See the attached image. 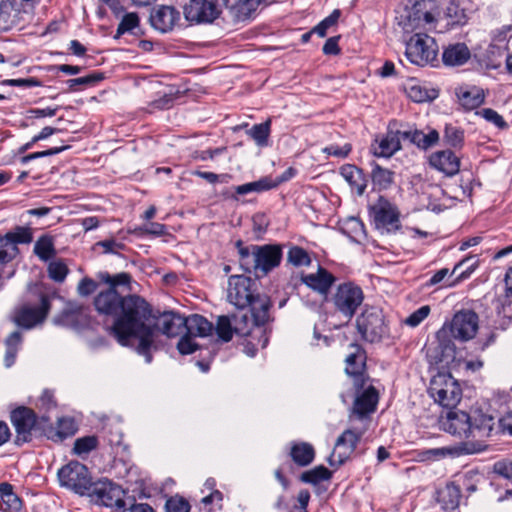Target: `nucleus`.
I'll return each instance as SVG.
<instances>
[{
  "label": "nucleus",
  "instance_id": "38",
  "mask_svg": "<svg viewBox=\"0 0 512 512\" xmlns=\"http://www.w3.org/2000/svg\"><path fill=\"white\" fill-rule=\"evenodd\" d=\"M371 179L373 184L379 189H387L393 183L394 172L381 167L377 163H372Z\"/></svg>",
  "mask_w": 512,
  "mask_h": 512
},
{
  "label": "nucleus",
  "instance_id": "61",
  "mask_svg": "<svg viewBox=\"0 0 512 512\" xmlns=\"http://www.w3.org/2000/svg\"><path fill=\"white\" fill-rule=\"evenodd\" d=\"M97 287L98 284L96 281L89 277H85L79 282L77 290L81 296H89L96 291Z\"/></svg>",
  "mask_w": 512,
  "mask_h": 512
},
{
  "label": "nucleus",
  "instance_id": "2",
  "mask_svg": "<svg viewBox=\"0 0 512 512\" xmlns=\"http://www.w3.org/2000/svg\"><path fill=\"white\" fill-rule=\"evenodd\" d=\"M227 297L239 309L250 307L251 316L257 326L265 325L269 321L271 302L268 296L257 292L256 280L244 275L231 276Z\"/></svg>",
  "mask_w": 512,
  "mask_h": 512
},
{
  "label": "nucleus",
  "instance_id": "56",
  "mask_svg": "<svg viewBox=\"0 0 512 512\" xmlns=\"http://www.w3.org/2000/svg\"><path fill=\"white\" fill-rule=\"evenodd\" d=\"M430 313V307L428 305L421 306L412 314H410L404 323L410 327H417L424 319L428 317Z\"/></svg>",
  "mask_w": 512,
  "mask_h": 512
},
{
  "label": "nucleus",
  "instance_id": "58",
  "mask_svg": "<svg viewBox=\"0 0 512 512\" xmlns=\"http://www.w3.org/2000/svg\"><path fill=\"white\" fill-rule=\"evenodd\" d=\"M193 338L194 336L190 335L188 332L181 337L177 344V348L181 354L188 355L197 350L198 345L193 341Z\"/></svg>",
  "mask_w": 512,
  "mask_h": 512
},
{
  "label": "nucleus",
  "instance_id": "20",
  "mask_svg": "<svg viewBox=\"0 0 512 512\" xmlns=\"http://www.w3.org/2000/svg\"><path fill=\"white\" fill-rule=\"evenodd\" d=\"M123 298L124 296H121L117 290L107 288L96 295L94 298V306L100 314L115 316L117 318L122 307Z\"/></svg>",
  "mask_w": 512,
  "mask_h": 512
},
{
  "label": "nucleus",
  "instance_id": "11",
  "mask_svg": "<svg viewBox=\"0 0 512 512\" xmlns=\"http://www.w3.org/2000/svg\"><path fill=\"white\" fill-rule=\"evenodd\" d=\"M370 215L373 218L376 229L381 233L391 232L400 225L399 212L386 198L379 197L377 203L370 207Z\"/></svg>",
  "mask_w": 512,
  "mask_h": 512
},
{
  "label": "nucleus",
  "instance_id": "27",
  "mask_svg": "<svg viewBox=\"0 0 512 512\" xmlns=\"http://www.w3.org/2000/svg\"><path fill=\"white\" fill-rule=\"evenodd\" d=\"M378 399L379 396L377 390L375 387L370 385L356 397L353 406L354 412L361 417L374 412L378 403Z\"/></svg>",
  "mask_w": 512,
  "mask_h": 512
},
{
  "label": "nucleus",
  "instance_id": "17",
  "mask_svg": "<svg viewBox=\"0 0 512 512\" xmlns=\"http://www.w3.org/2000/svg\"><path fill=\"white\" fill-rule=\"evenodd\" d=\"M152 323L155 325L156 337L158 332H161L171 338L179 336L185 330L186 319L177 313L168 311L158 316L155 315V320Z\"/></svg>",
  "mask_w": 512,
  "mask_h": 512
},
{
  "label": "nucleus",
  "instance_id": "50",
  "mask_svg": "<svg viewBox=\"0 0 512 512\" xmlns=\"http://www.w3.org/2000/svg\"><path fill=\"white\" fill-rule=\"evenodd\" d=\"M288 261L294 266H308L311 262L308 253L301 247H292L288 251Z\"/></svg>",
  "mask_w": 512,
  "mask_h": 512
},
{
  "label": "nucleus",
  "instance_id": "36",
  "mask_svg": "<svg viewBox=\"0 0 512 512\" xmlns=\"http://www.w3.org/2000/svg\"><path fill=\"white\" fill-rule=\"evenodd\" d=\"M461 498V490L455 483H449L439 492V502L443 509L453 510L458 507Z\"/></svg>",
  "mask_w": 512,
  "mask_h": 512
},
{
  "label": "nucleus",
  "instance_id": "40",
  "mask_svg": "<svg viewBox=\"0 0 512 512\" xmlns=\"http://www.w3.org/2000/svg\"><path fill=\"white\" fill-rule=\"evenodd\" d=\"M34 253L45 262L54 257L56 250L53 239L47 235L41 236L34 245Z\"/></svg>",
  "mask_w": 512,
  "mask_h": 512
},
{
  "label": "nucleus",
  "instance_id": "37",
  "mask_svg": "<svg viewBox=\"0 0 512 512\" xmlns=\"http://www.w3.org/2000/svg\"><path fill=\"white\" fill-rule=\"evenodd\" d=\"M445 16L448 19V25L451 27L465 25L468 21L466 10L454 0L446 6Z\"/></svg>",
  "mask_w": 512,
  "mask_h": 512
},
{
  "label": "nucleus",
  "instance_id": "1",
  "mask_svg": "<svg viewBox=\"0 0 512 512\" xmlns=\"http://www.w3.org/2000/svg\"><path fill=\"white\" fill-rule=\"evenodd\" d=\"M154 320L151 305L141 296L130 294L122 300L112 333L120 345L134 348L146 363H151L152 351L157 349Z\"/></svg>",
  "mask_w": 512,
  "mask_h": 512
},
{
  "label": "nucleus",
  "instance_id": "54",
  "mask_svg": "<svg viewBox=\"0 0 512 512\" xmlns=\"http://www.w3.org/2000/svg\"><path fill=\"white\" fill-rule=\"evenodd\" d=\"M17 250V247L13 246L8 239L0 236V264H5L11 261Z\"/></svg>",
  "mask_w": 512,
  "mask_h": 512
},
{
  "label": "nucleus",
  "instance_id": "19",
  "mask_svg": "<svg viewBox=\"0 0 512 512\" xmlns=\"http://www.w3.org/2000/svg\"><path fill=\"white\" fill-rule=\"evenodd\" d=\"M179 20L180 12L173 6H159L150 14L151 25L162 33L171 31Z\"/></svg>",
  "mask_w": 512,
  "mask_h": 512
},
{
  "label": "nucleus",
  "instance_id": "21",
  "mask_svg": "<svg viewBox=\"0 0 512 512\" xmlns=\"http://www.w3.org/2000/svg\"><path fill=\"white\" fill-rule=\"evenodd\" d=\"M460 163V158L451 150L436 151L429 157L430 166L448 177L459 172Z\"/></svg>",
  "mask_w": 512,
  "mask_h": 512
},
{
  "label": "nucleus",
  "instance_id": "64",
  "mask_svg": "<svg viewBox=\"0 0 512 512\" xmlns=\"http://www.w3.org/2000/svg\"><path fill=\"white\" fill-rule=\"evenodd\" d=\"M140 230L145 234L161 236L165 234L166 226L164 224L157 222H148L146 224H143Z\"/></svg>",
  "mask_w": 512,
  "mask_h": 512
},
{
  "label": "nucleus",
  "instance_id": "15",
  "mask_svg": "<svg viewBox=\"0 0 512 512\" xmlns=\"http://www.w3.org/2000/svg\"><path fill=\"white\" fill-rule=\"evenodd\" d=\"M361 434L353 430H345L337 439L335 447L328 458L330 465H341L356 449Z\"/></svg>",
  "mask_w": 512,
  "mask_h": 512
},
{
  "label": "nucleus",
  "instance_id": "6",
  "mask_svg": "<svg viewBox=\"0 0 512 512\" xmlns=\"http://www.w3.org/2000/svg\"><path fill=\"white\" fill-rule=\"evenodd\" d=\"M60 485L69 488L80 495L91 491L93 487L92 478L88 468L78 462L71 461L58 471Z\"/></svg>",
  "mask_w": 512,
  "mask_h": 512
},
{
  "label": "nucleus",
  "instance_id": "31",
  "mask_svg": "<svg viewBox=\"0 0 512 512\" xmlns=\"http://www.w3.org/2000/svg\"><path fill=\"white\" fill-rule=\"evenodd\" d=\"M471 423V438H485L489 437L494 426V419L492 416L482 414L480 412L470 415Z\"/></svg>",
  "mask_w": 512,
  "mask_h": 512
},
{
  "label": "nucleus",
  "instance_id": "47",
  "mask_svg": "<svg viewBox=\"0 0 512 512\" xmlns=\"http://www.w3.org/2000/svg\"><path fill=\"white\" fill-rule=\"evenodd\" d=\"M104 79V74L101 72H93L87 76L78 77L67 80V85L70 89L74 90L76 86H93Z\"/></svg>",
  "mask_w": 512,
  "mask_h": 512
},
{
  "label": "nucleus",
  "instance_id": "39",
  "mask_svg": "<svg viewBox=\"0 0 512 512\" xmlns=\"http://www.w3.org/2000/svg\"><path fill=\"white\" fill-rule=\"evenodd\" d=\"M408 97L416 102L422 103L426 101H432L438 97V90L429 89L419 84H413L407 88Z\"/></svg>",
  "mask_w": 512,
  "mask_h": 512
},
{
  "label": "nucleus",
  "instance_id": "5",
  "mask_svg": "<svg viewBox=\"0 0 512 512\" xmlns=\"http://www.w3.org/2000/svg\"><path fill=\"white\" fill-rule=\"evenodd\" d=\"M331 301L335 310L350 320L363 303L364 293L355 283L345 282L337 286Z\"/></svg>",
  "mask_w": 512,
  "mask_h": 512
},
{
  "label": "nucleus",
  "instance_id": "60",
  "mask_svg": "<svg viewBox=\"0 0 512 512\" xmlns=\"http://www.w3.org/2000/svg\"><path fill=\"white\" fill-rule=\"evenodd\" d=\"M0 496L5 499L9 498L13 500V504L10 505L12 509H19L21 506L20 499L13 493L12 486L8 483L0 484Z\"/></svg>",
  "mask_w": 512,
  "mask_h": 512
},
{
  "label": "nucleus",
  "instance_id": "49",
  "mask_svg": "<svg viewBox=\"0 0 512 512\" xmlns=\"http://www.w3.org/2000/svg\"><path fill=\"white\" fill-rule=\"evenodd\" d=\"M4 238L8 239L15 247H17V244H28L33 239L31 230L26 227H18L14 232L8 233Z\"/></svg>",
  "mask_w": 512,
  "mask_h": 512
},
{
  "label": "nucleus",
  "instance_id": "8",
  "mask_svg": "<svg viewBox=\"0 0 512 512\" xmlns=\"http://www.w3.org/2000/svg\"><path fill=\"white\" fill-rule=\"evenodd\" d=\"M227 3L228 0H190L184 7V16L189 22L212 23Z\"/></svg>",
  "mask_w": 512,
  "mask_h": 512
},
{
  "label": "nucleus",
  "instance_id": "25",
  "mask_svg": "<svg viewBox=\"0 0 512 512\" xmlns=\"http://www.w3.org/2000/svg\"><path fill=\"white\" fill-rule=\"evenodd\" d=\"M215 331L218 339L222 342H229L232 340L233 335L248 336L246 327H241L239 324L232 323L230 316H218L215 326Z\"/></svg>",
  "mask_w": 512,
  "mask_h": 512
},
{
  "label": "nucleus",
  "instance_id": "24",
  "mask_svg": "<svg viewBox=\"0 0 512 512\" xmlns=\"http://www.w3.org/2000/svg\"><path fill=\"white\" fill-rule=\"evenodd\" d=\"M456 96L464 109L473 110L484 103L486 93L483 88L471 85L457 88Z\"/></svg>",
  "mask_w": 512,
  "mask_h": 512
},
{
  "label": "nucleus",
  "instance_id": "62",
  "mask_svg": "<svg viewBox=\"0 0 512 512\" xmlns=\"http://www.w3.org/2000/svg\"><path fill=\"white\" fill-rule=\"evenodd\" d=\"M350 151H351L350 144H345L343 146H338V145L333 144V145L327 146L323 149L324 153L334 156V157H337V158L347 157L348 154L350 153Z\"/></svg>",
  "mask_w": 512,
  "mask_h": 512
},
{
  "label": "nucleus",
  "instance_id": "13",
  "mask_svg": "<svg viewBox=\"0 0 512 512\" xmlns=\"http://www.w3.org/2000/svg\"><path fill=\"white\" fill-rule=\"evenodd\" d=\"M254 263L252 271L267 274L277 267L282 259V249L278 245H253Z\"/></svg>",
  "mask_w": 512,
  "mask_h": 512
},
{
  "label": "nucleus",
  "instance_id": "4",
  "mask_svg": "<svg viewBox=\"0 0 512 512\" xmlns=\"http://www.w3.org/2000/svg\"><path fill=\"white\" fill-rule=\"evenodd\" d=\"M356 329L361 338L370 343L380 342L389 336V326L383 310L376 306H365L356 318Z\"/></svg>",
  "mask_w": 512,
  "mask_h": 512
},
{
  "label": "nucleus",
  "instance_id": "51",
  "mask_svg": "<svg viewBox=\"0 0 512 512\" xmlns=\"http://www.w3.org/2000/svg\"><path fill=\"white\" fill-rule=\"evenodd\" d=\"M340 16L341 11L339 9H335L329 16L324 18L318 25H316L313 28V31L320 37H324L327 33V30L338 22Z\"/></svg>",
  "mask_w": 512,
  "mask_h": 512
},
{
  "label": "nucleus",
  "instance_id": "29",
  "mask_svg": "<svg viewBox=\"0 0 512 512\" xmlns=\"http://www.w3.org/2000/svg\"><path fill=\"white\" fill-rule=\"evenodd\" d=\"M77 423L71 417H62L57 421V427L49 426L48 429H43L45 435L53 441H62L68 437L73 436L77 432Z\"/></svg>",
  "mask_w": 512,
  "mask_h": 512
},
{
  "label": "nucleus",
  "instance_id": "52",
  "mask_svg": "<svg viewBox=\"0 0 512 512\" xmlns=\"http://www.w3.org/2000/svg\"><path fill=\"white\" fill-rule=\"evenodd\" d=\"M68 274L67 266L61 261H52L48 265V275L55 282H63Z\"/></svg>",
  "mask_w": 512,
  "mask_h": 512
},
{
  "label": "nucleus",
  "instance_id": "16",
  "mask_svg": "<svg viewBox=\"0 0 512 512\" xmlns=\"http://www.w3.org/2000/svg\"><path fill=\"white\" fill-rule=\"evenodd\" d=\"M93 486L90 492L95 494L103 505L121 510L126 509L123 499L124 491L120 486L110 481H102Z\"/></svg>",
  "mask_w": 512,
  "mask_h": 512
},
{
  "label": "nucleus",
  "instance_id": "12",
  "mask_svg": "<svg viewBox=\"0 0 512 512\" xmlns=\"http://www.w3.org/2000/svg\"><path fill=\"white\" fill-rule=\"evenodd\" d=\"M50 310V302L47 296L41 295L38 305H22L14 312L13 320L16 325L31 329L37 324L42 323Z\"/></svg>",
  "mask_w": 512,
  "mask_h": 512
},
{
  "label": "nucleus",
  "instance_id": "55",
  "mask_svg": "<svg viewBox=\"0 0 512 512\" xmlns=\"http://www.w3.org/2000/svg\"><path fill=\"white\" fill-rule=\"evenodd\" d=\"M166 512H189L190 504L182 497H171L165 504Z\"/></svg>",
  "mask_w": 512,
  "mask_h": 512
},
{
  "label": "nucleus",
  "instance_id": "43",
  "mask_svg": "<svg viewBox=\"0 0 512 512\" xmlns=\"http://www.w3.org/2000/svg\"><path fill=\"white\" fill-rule=\"evenodd\" d=\"M139 27V17L137 13L130 12L126 13L116 30L115 38H119L121 35L125 33L135 34L134 30Z\"/></svg>",
  "mask_w": 512,
  "mask_h": 512
},
{
  "label": "nucleus",
  "instance_id": "32",
  "mask_svg": "<svg viewBox=\"0 0 512 512\" xmlns=\"http://www.w3.org/2000/svg\"><path fill=\"white\" fill-rule=\"evenodd\" d=\"M341 176L349 183V185L357 191L358 195H362L367 187V179L362 169L355 165H344L340 169Z\"/></svg>",
  "mask_w": 512,
  "mask_h": 512
},
{
  "label": "nucleus",
  "instance_id": "41",
  "mask_svg": "<svg viewBox=\"0 0 512 512\" xmlns=\"http://www.w3.org/2000/svg\"><path fill=\"white\" fill-rule=\"evenodd\" d=\"M97 278L107 284L108 288H113L116 290L118 286H128L131 281L130 274L126 272H121L116 275H110L108 272H99L97 274Z\"/></svg>",
  "mask_w": 512,
  "mask_h": 512
},
{
  "label": "nucleus",
  "instance_id": "22",
  "mask_svg": "<svg viewBox=\"0 0 512 512\" xmlns=\"http://www.w3.org/2000/svg\"><path fill=\"white\" fill-rule=\"evenodd\" d=\"M301 280L313 291L326 296L335 283L336 277L325 268L319 266L315 273L303 274Z\"/></svg>",
  "mask_w": 512,
  "mask_h": 512
},
{
  "label": "nucleus",
  "instance_id": "30",
  "mask_svg": "<svg viewBox=\"0 0 512 512\" xmlns=\"http://www.w3.org/2000/svg\"><path fill=\"white\" fill-rule=\"evenodd\" d=\"M56 324L76 327L87 323L86 310L81 306L70 305L63 312L55 317Z\"/></svg>",
  "mask_w": 512,
  "mask_h": 512
},
{
  "label": "nucleus",
  "instance_id": "42",
  "mask_svg": "<svg viewBox=\"0 0 512 512\" xmlns=\"http://www.w3.org/2000/svg\"><path fill=\"white\" fill-rule=\"evenodd\" d=\"M331 475V472L325 466L319 465L302 473L301 480L305 483L317 484L321 481L330 479Z\"/></svg>",
  "mask_w": 512,
  "mask_h": 512
},
{
  "label": "nucleus",
  "instance_id": "14",
  "mask_svg": "<svg viewBox=\"0 0 512 512\" xmlns=\"http://www.w3.org/2000/svg\"><path fill=\"white\" fill-rule=\"evenodd\" d=\"M349 350L345 358V371L349 376L354 377V385L356 388L362 389L365 384L366 353L364 349L356 343L350 344Z\"/></svg>",
  "mask_w": 512,
  "mask_h": 512
},
{
  "label": "nucleus",
  "instance_id": "46",
  "mask_svg": "<svg viewBox=\"0 0 512 512\" xmlns=\"http://www.w3.org/2000/svg\"><path fill=\"white\" fill-rule=\"evenodd\" d=\"M444 141L453 148H460L464 141V132L458 127L446 125L444 130Z\"/></svg>",
  "mask_w": 512,
  "mask_h": 512
},
{
  "label": "nucleus",
  "instance_id": "9",
  "mask_svg": "<svg viewBox=\"0 0 512 512\" xmlns=\"http://www.w3.org/2000/svg\"><path fill=\"white\" fill-rule=\"evenodd\" d=\"M429 393L443 407L453 408L461 400V389L457 383L446 375H438L430 384Z\"/></svg>",
  "mask_w": 512,
  "mask_h": 512
},
{
  "label": "nucleus",
  "instance_id": "10",
  "mask_svg": "<svg viewBox=\"0 0 512 512\" xmlns=\"http://www.w3.org/2000/svg\"><path fill=\"white\" fill-rule=\"evenodd\" d=\"M11 421L17 432V441L27 442L31 439L33 431L45 429L42 423H46L48 418L42 417L41 421H38L32 409L19 407L12 411Z\"/></svg>",
  "mask_w": 512,
  "mask_h": 512
},
{
  "label": "nucleus",
  "instance_id": "48",
  "mask_svg": "<svg viewBox=\"0 0 512 512\" xmlns=\"http://www.w3.org/2000/svg\"><path fill=\"white\" fill-rule=\"evenodd\" d=\"M237 246L239 248L238 249L239 262H240L241 267L243 268L244 271L251 272L252 268H253V263H254L253 245H251L249 247H244V246H242V242L238 241Z\"/></svg>",
  "mask_w": 512,
  "mask_h": 512
},
{
  "label": "nucleus",
  "instance_id": "45",
  "mask_svg": "<svg viewBox=\"0 0 512 512\" xmlns=\"http://www.w3.org/2000/svg\"><path fill=\"white\" fill-rule=\"evenodd\" d=\"M98 439L96 436H85L75 440L73 452L78 456L87 455L92 450L96 449Z\"/></svg>",
  "mask_w": 512,
  "mask_h": 512
},
{
  "label": "nucleus",
  "instance_id": "28",
  "mask_svg": "<svg viewBox=\"0 0 512 512\" xmlns=\"http://www.w3.org/2000/svg\"><path fill=\"white\" fill-rule=\"evenodd\" d=\"M471 56L470 50L464 43L449 44L443 51L442 60L447 66H460Z\"/></svg>",
  "mask_w": 512,
  "mask_h": 512
},
{
  "label": "nucleus",
  "instance_id": "44",
  "mask_svg": "<svg viewBox=\"0 0 512 512\" xmlns=\"http://www.w3.org/2000/svg\"><path fill=\"white\" fill-rule=\"evenodd\" d=\"M270 120H267L264 123L255 124L248 131V134L251 138L256 142L259 146H266L268 142V137L270 134Z\"/></svg>",
  "mask_w": 512,
  "mask_h": 512
},
{
  "label": "nucleus",
  "instance_id": "63",
  "mask_svg": "<svg viewBox=\"0 0 512 512\" xmlns=\"http://www.w3.org/2000/svg\"><path fill=\"white\" fill-rule=\"evenodd\" d=\"M250 183H251L253 192H256V193L268 191L270 189L277 187V183H274L273 180L269 177H262L259 180L253 181Z\"/></svg>",
  "mask_w": 512,
  "mask_h": 512
},
{
  "label": "nucleus",
  "instance_id": "59",
  "mask_svg": "<svg viewBox=\"0 0 512 512\" xmlns=\"http://www.w3.org/2000/svg\"><path fill=\"white\" fill-rule=\"evenodd\" d=\"M67 148H68V146H61V147H53V148H50V149H47L44 151L34 152V153L24 156L22 158V162L27 163V162L37 159V158L56 155L64 150H66Z\"/></svg>",
  "mask_w": 512,
  "mask_h": 512
},
{
  "label": "nucleus",
  "instance_id": "26",
  "mask_svg": "<svg viewBox=\"0 0 512 512\" xmlns=\"http://www.w3.org/2000/svg\"><path fill=\"white\" fill-rule=\"evenodd\" d=\"M434 22L435 18L433 14L426 9V2H417L408 15V23L405 29L414 30L417 28H425L427 25H431Z\"/></svg>",
  "mask_w": 512,
  "mask_h": 512
},
{
  "label": "nucleus",
  "instance_id": "34",
  "mask_svg": "<svg viewBox=\"0 0 512 512\" xmlns=\"http://www.w3.org/2000/svg\"><path fill=\"white\" fill-rule=\"evenodd\" d=\"M185 319V331L194 337L209 336L214 329L213 324L201 315L193 314Z\"/></svg>",
  "mask_w": 512,
  "mask_h": 512
},
{
  "label": "nucleus",
  "instance_id": "53",
  "mask_svg": "<svg viewBox=\"0 0 512 512\" xmlns=\"http://www.w3.org/2000/svg\"><path fill=\"white\" fill-rule=\"evenodd\" d=\"M478 114L483 117L487 122L494 124L496 127L500 129L507 128V123L504 118L494 109L492 108H484L478 112Z\"/></svg>",
  "mask_w": 512,
  "mask_h": 512
},
{
  "label": "nucleus",
  "instance_id": "23",
  "mask_svg": "<svg viewBox=\"0 0 512 512\" xmlns=\"http://www.w3.org/2000/svg\"><path fill=\"white\" fill-rule=\"evenodd\" d=\"M444 430L448 433L461 437L471 438L470 415L464 411H450L447 419L443 422Z\"/></svg>",
  "mask_w": 512,
  "mask_h": 512
},
{
  "label": "nucleus",
  "instance_id": "33",
  "mask_svg": "<svg viewBox=\"0 0 512 512\" xmlns=\"http://www.w3.org/2000/svg\"><path fill=\"white\" fill-rule=\"evenodd\" d=\"M290 457L296 465L305 467L314 460L315 450L307 442H293L291 444Z\"/></svg>",
  "mask_w": 512,
  "mask_h": 512
},
{
  "label": "nucleus",
  "instance_id": "7",
  "mask_svg": "<svg viewBox=\"0 0 512 512\" xmlns=\"http://www.w3.org/2000/svg\"><path fill=\"white\" fill-rule=\"evenodd\" d=\"M438 54V45L434 38L427 34L416 33L406 43L405 55L407 59L417 66H426L432 63Z\"/></svg>",
  "mask_w": 512,
  "mask_h": 512
},
{
  "label": "nucleus",
  "instance_id": "3",
  "mask_svg": "<svg viewBox=\"0 0 512 512\" xmlns=\"http://www.w3.org/2000/svg\"><path fill=\"white\" fill-rule=\"evenodd\" d=\"M479 329V317L477 313L470 309L457 311L450 322H447L436 333L439 348L443 355L452 356L455 345L448 338L451 336L460 342H467L473 339Z\"/></svg>",
  "mask_w": 512,
  "mask_h": 512
},
{
  "label": "nucleus",
  "instance_id": "18",
  "mask_svg": "<svg viewBox=\"0 0 512 512\" xmlns=\"http://www.w3.org/2000/svg\"><path fill=\"white\" fill-rule=\"evenodd\" d=\"M401 138V131H394L389 127L384 135L377 136L371 144L373 155L376 157L390 158L401 149Z\"/></svg>",
  "mask_w": 512,
  "mask_h": 512
},
{
  "label": "nucleus",
  "instance_id": "35",
  "mask_svg": "<svg viewBox=\"0 0 512 512\" xmlns=\"http://www.w3.org/2000/svg\"><path fill=\"white\" fill-rule=\"evenodd\" d=\"M232 323L239 324L241 327H246L248 330V335L251 334V327L255 325L257 328L253 333H257L260 337L259 343L262 348H265L268 344L269 337L267 335V330L264 328V325L257 326L254 322V319H250L246 313L242 314H233L230 316Z\"/></svg>",
  "mask_w": 512,
  "mask_h": 512
},
{
  "label": "nucleus",
  "instance_id": "57",
  "mask_svg": "<svg viewBox=\"0 0 512 512\" xmlns=\"http://www.w3.org/2000/svg\"><path fill=\"white\" fill-rule=\"evenodd\" d=\"M449 454H451V450L449 448H431L422 450L419 453V457L422 461H429L445 458Z\"/></svg>",
  "mask_w": 512,
  "mask_h": 512
}]
</instances>
